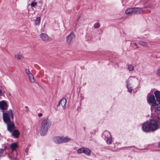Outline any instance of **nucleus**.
Returning a JSON list of instances; mask_svg holds the SVG:
<instances>
[{
    "label": "nucleus",
    "instance_id": "f8f14e48",
    "mask_svg": "<svg viewBox=\"0 0 160 160\" xmlns=\"http://www.w3.org/2000/svg\"><path fill=\"white\" fill-rule=\"evenodd\" d=\"M111 136L109 132L107 131H104L102 134V137L104 139L108 138Z\"/></svg>",
    "mask_w": 160,
    "mask_h": 160
},
{
    "label": "nucleus",
    "instance_id": "2f4dec72",
    "mask_svg": "<svg viewBox=\"0 0 160 160\" xmlns=\"http://www.w3.org/2000/svg\"><path fill=\"white\" fill-rule=\"evenodd\" d=\"M42 113H39L38 114V116L39 117H41L42 116Z\"/></svg>",
    "mask_w": 160,
    "mask_h": 160
},
{
    "label": "nucleus",
    "instance_id": "c756f323",
    "mask_svg": "<svg viewBox=\"0 0 160 160\" xmlns=\"http://www.w3.org/2000/svg\"><path fill=\"white\" fill-rule=\"evenodd\" d=\"M3 151V150L2 149H0V157L2 155V153Z\"/></svg>",
    "mask_w": 160,
    "mask_h": 160
},
{
    "label": "nucleus",
    "instance_id": "aec40b11",
    "mask_svg": "<svg viewBox=\"0 0 160 160\" xmlns=\"http://www.w3.org/2000/svg\"><path fill=\"white\" fill-rule=\"evenodd\" d=\"M15 57L16 59L20 60L22 57V55L19 53H17L15 55Z\"/></svg>",
    "mask_w": 160,
    "mask_h": 160
},
{
    "label": "nucleus",
    "instance_id": "1a4fd4ad",
    "mask_svg": "<svg viewBox=\"0 0 160 160\" xmlns=\"http://www.w3.org/2000/svg\"><path fill=\"white\" fill-rule=\"evenodd\" d=\"M8 107L7 103L5 100L0 101V109L2 110H6Z\"/></svg>",
    "mask_w": 160,
    "mask_h": 160
},
{
    "label": "nucleus",
    "instance_id": "4be33fe9",
    "mask_svg": "<svg viewBox=\"0 0 160 160\" xmlns=\"http://www.w3.org/2000/svg\"><path fill=\"white\" fill-rule=\"evenodd\" d=\"M84 148H81L77 150V152L78 153H83Z\"/></svg>",
    "mask_w": 160,
    "mask_h": 160
},
{
    "label": "nucleus",
    "instance_id": "423d86ee",
    "mask_svg": "<svg viewBox=\"0 0 160 160\" xmlns=\"http://www.w3.org/2000/svg\"><path fill=\"white\" fill-rule=\"evenodd\" d=\"M142 12L141 8H131L126 10L125 13L127 14H132L140 13Z\"/></svg>",
    "mask_w": 160,
    "mask_h": 160
},
{
    "label": "nucleus",
    "instance_id": "c85d7f7f",
    "mask_svg": "<svg viewBox=\"0 0 160 160\" xmlns=\"http://www.w3.org/2000/svg\"><path fill=\"white\" fill-rule=\"evenodd\" d=\"M37 4V2H32L31 3V5L32 7H34Z\"/></svg>",
    "mask_w": 160,
    "mask_h": 160
},
{
    "label": "nucleus",
    "instance_id": "72a5a7b5",
    "mask_svg": "<svg viewBox=\"0 0 160 160\" xmlns=\"http://www.w3.org/2000/svg\"><path fill=\"white\" fill-rule=\"evenodd\" d=\"M158 145L159 147H160V142H159L158 143Z\"/></svg>",
    "mask_w": 160,
    "mask_h": 160
},
{
    "label": "nucleus",
    "instance_id": "4468645a",
    "mask_svg": "<svg viewBox=\"0 0 160 160\" xmlns=\"http://www.w3.org/2000/svg\"><path fill=\"white\" fill-rule=\"evenodd\" d=\"M83 153L89 156L91 154V152L88 148H84Z\"/></svg>",
    "mask_w": 160,
    "mask_h": 160
},
{
    "label": "nucleus",
    "instance_id": "6ab92c4d",
    "mask_svg": "<svg viewBox=\"0 0 160 160\" xmlns=\"http://www.w3.org/2000/svg\"><path fill=\"white\" fill-rule=\"evenodd\" d=\"M18 146L15 143H13L11 145V148L13 150L15 149Z\"/></svg>",
    "mask_w": 160,
    "mask_h": 160
},
{
    "label": "nucleus",
    "instance_id": "5701e85b",
    "mask_svg": "<svg viewBox=\"0 0 160 160\" xmlns=\"http://www.w3.org/2000/svg\"><path fill=\"white\" fill-rule=\"evenodd\" d=\"M139 43L140 45H142V46L146 47H147V43L143 41H140L139 42Z\"/></svg>",
    "mask_w": 160,
    "mask_h": 160
},
{
    "label": "nucleus",
    "instance_id": "6e6552de",
    "mask_svg": "<svg viewBox=\"0 0 160 160\" xmlns=\"http://www.w3.org/2000/svg\"><path fill=\"white\" fill-rule=\"evenodd\" d=\"M40 36L43 41L48 42L51 40V38L46 34L42 33L40 34Z\"/></svg>",
    "mask_w": 160,
    "mask_h": 160
},
{
    "label": "nucleus",
    "instance_id": "f3484780",
    "mask_svg": "<svg viewBox=\"0 0 160 160\" xmlns=\"http://www.w3.org/2000/svg\"><path fill=\"white\" fill-rule=\"evenodd\" d=\"M154 94L157 99H160V92L156 91L155 92Z\"/></svg>",
    "mask_w": 160,
    "mask_h": 160
},
{
    "label": "nucleus",
    "instance_id": "cd10ccee",
    "mask_svg": "<svg viewBox=\"0 0 160 160\" xmlns=\"http://www.w3.org/2000/svg\"><path fill=\"white\" fill-rule=\"evenodd\" d=\"M156 74L159 77H160V68L158 69L156 71Z\"/></svg>",
    "mask_w": 160,
    "mask_h": 160
},
{
    "label": "nucleus",
    "instance_id": "39448f33",
    "mask_svg": "<svg viewBox=\"0 0 160 160\" xmlns=\"http://www.w3.org/2000/svg\"><path fill=\"white\" fill-rule=\"evenodd\" d=\"M147 100L148 102L152 103V106H156L160 104V99L155 100L153 95L148 94L147 97Z\"/></svg>",
    "mask_w": 160,
    "mask_h": 160
},
{
    "label": "nucleus",
    "instance_id": "a211bd4d",
    "mask_svg": "<svg viewBox=\"0 0 160 160\" xmlns=\"http://www.w3.org/2000/svg\"><path fill=\"white\" fill-rule=\"evenodd\" d=\"M41 18L39 17L37 18L35 20V24L36 25H38L40 24Z\"/></svg>",
    "mask_w": 160,
    "mask_h": 160
},
{
    "label": "nucleus",
    "instance_id": "393cba45",
    "mask_svg": "<svg viewBox=\"0 0 160 160\" xmlns=\"http://www.w3.org/2000/svg\"><path fill=\"white\" fill-rule=\"evenodd\" d=\"M100 24L98 22H97L94 25V27L95 28H97L99 27Z\"/></svg>",
    "mask_w": 160,
    "mask_h": 160
},
{
    "label": "nucleus",
    "instance_id": "0eeeda50",
    "mask_svg": "<svg viewBox=\"0 0 160 160\" xmlns=\"http://www.w3.org/2000/svg\"><path fill=\"white\" fill-rule=\"evenodd\" d=\"M75 38V35L73 32H72L70 33L66 37V42L69 45L72 44L74 41Z\"/></svg>",
    "mask_w": 160,
    "mask_h": 160
},
{
    "label": "nucleus",
    "instance_id": "7c9ffc66",
    "mask_svg": "<svg viewBox=\"0 0 160 160\" xmlns=\"http://www.w3.org/2000/svg\"><path fill=\"white\" fill-rule=\"evenodd\" d=\"M25 108L26 109V110H25V111L27 112H28L29 110V108L28 107V106H26L25 107Z\"/></svg>",
    "mask_w": 160,
    "mask_h": 160
},
{
    "label": "nucleus",
    "instance_id": "f257e3e1",
    "mask_svg": "<svg viewBox=\"0 0 160 160\" xmlns=\"http://www.w3.org/2000/svg\"><path fill=\"white\" fill-rule=\"evenodd\" d=\"M159 127L160 128V118H158V122L152 120L150 122H147L142 125V129L145 132L154 131L157 129Z\"/></svg>",
    "mask_w": 160,
    "mask_h": 160
},
{
    "label": "nucleus",
    "instance_id": "a878e982",
    "mask_svg": "<svg viewBox=\"0 0 160 160\" xmlns=\"http://www.w3.org/2000/svg\"><path fill=\"white\" fill-rule=\"evenodd\" d=\"M128 69L130 71H132L133 70L134 68L133 66L131 64L129 65L128 66Z\"/></svg>",
    "mask_w": 160,
    "mask_h": 160
},
{
    "label": "nucleus",
    "instance_id": "bb28decb",
    "mask_svg": "<svg viewBox=\"0 0 160 160\" xmlns=\"http://www.w3.org/2000/svg\"><path fill=\"white\" fill-rule=\"evenodd\" d=\"M155 110L156 112L157 111H160V105L159 106H158V105L156 106L155 107Z\"/></svg>",
    "mask_w": 160,
    "mask_h": 160
},
{
    "label": "nucleus",
    "instance_id": "7ed1b4c3",
    "mask_svg": "<svg viewBox=\"0 0 160 160\" xmlns=\"http://www.w3.org/2000/svg\"><path fill=\"white\" fill-rule=\"evenodd\" d=\"M51 125L50 120L48 118L43 119L42 122L39 128V133L42 136L46 134Z\"/></svg>",
    "mask_w": 160,
    "mask_h": 160
},
{
    "label": "nucleus",
    "instance_id": "473e14b6",
    "mask_svg": "<svg viewBox=\"0 0 160 160\" xmlns=\"http://www.w3.org/2000/svg\"><path fill=\"white\" fill-rule=\"evenodd\" d=\"M2 93V90H1L0 89V95Z\"/></svg>",
    "mask_w": 160,
    "mask_h": 160
},
{
    "label": "nucleus",
    "instance_id": "ddd939ff",
    "mask_svg": "<svg viewBox=\"0 0 160 160\" xmlns=\"http://www.w3.org/2000/svg\"><path fill=\"white\" fill-rule=\"evenodd\" d=\"M62 137V143H66L70 142L71 140V139L68 137Z\"/></svg>",
    "mask_w": 160,
    "mask_h": 160
},
{
    "label": "nucleus",
    "instance_id": "2eb2a0df",
    "mask_svg": "<svg viewBox=\"0 0 160 160\" xmlns=\"http://www.w3.org/2000/svg\"><path fill=\"white\" fill-rule=\"evenodd\" d=\"M30 82L31 83H34L35 82V81L34 78V77L32 74L28 76Z\"/></svg>",
    "mask_w": 160,
    "mask_h": 160
},
{
    "label": "nucleus",
    "instance_id": "dca6fc26",
    "mask_svg": "<svg viewBox=\"0 0 160 160\" xmlns=\"http://www.w3.org/2000/svg\"><path fill=\"white\" fill-rule=\"evenodd\" d=\"M19 132L18 130H13L12 135L16 138L18 137L19 135Z\"/></svg>",
    "mask_w": 160,
    "mask_h": 160
},
{
    "label": "nucleus",
    "instance_id": "20e7f679",
    "mask_svg": "<svg viewBox=\"0 0 160 160\" xmlns=\"http://www.w3.org/2000/svg\"><path fill=\"white\" fill-rule=\"evenodd\" d=\"M138 81V79L135 77H130L126 80L127 88L128 91L130 92H132V85L135 84Z\"/></svg>",
    "mask_w": 160,
    "mask_h": 160
},
{
    "label": "nucleus",
    "instance_id": "f704fd0d",
    "mask_svg": "<svg viewBox=\"0 0 160 160\" xmlns=\"http://www.w3.org/2000/svg\"><path fill=\"white\" fill-rule=\"evenodd\" d=\"M135 46H137V44H136V43H135Z\"/></svg>",
    "mask_w": 160,
    "mask_h": 160
},
{
    "label": "nucleus",
    "instance_id": "b1692460",
    "mask_svg": "<svg viewBox=\"0 0 160 160\" xmlns=\"http://www.w3.org/2000/svg\"><path fill=\"white\" fill-rule=\"evenodd\" d=\"M25 72L28 76L31 75L32 74L30 72L28 69L26 68L25 70Z\"/></svg>",
    "mask_w": 160,
    "mask_h": 160
},
{
    "label": "nucleus",
    "instance_id": "f03ea898",
    "mask_svg": "<svg viewBox=\"0 0 160 160\" xmlns=\"http://www.w3.org/2000/svg\"><path fill=\"white\" fill-rule=\"evenodd\" d=\"M13 114L11 109L9 110L7 112L3 113V120L7 124V128L10 132H12L15 128L13 122L11 121L10 118V116L12 119H13Z\"/></svg>",
    "mask_w": 160,
    "mask_h": 160
},
{
    "label": "nucleus",
    "instance_id": "9d476101",
    "mask_svg": "<svg viewBox=\"0 0 160 160\" xmlns=\"http://www.w3.org/2000/svg\"><path fill=\"white\" fill-rule=\"evenodd\" d=\"M53 142L56 144H60L62 143V137L56 136L53 138Z\"/></svg>",
    "mask_w": 160,
    "mask_h": 160
},
{
    "label": "nucleus",
    "instance_id": "c9c22d12",
    "mask_svg": "<svg viewBox=\"0 0 160 160\" xmlns=\"http://www.w3.org/2000/svg\"><path fill=\"white\" fill-rule=\"evenodd\" d=\"M55 160H57V159H56Z\"/></svg>",
    "mask_w": 160,
    "mask_h": 160
},
{
    "label": "nucleus",
    "instance_id": "412c9836",
    "mask_svg": "<svg viewBox=\"0 0 160 160\" xmlns=\"http://www.w3.org/2000/svg\"><path fill=\"white\" fill-rule=\"evenodd\" d=\"M107 142L108 144H110L111 143L112 141V137H110L107 138Z\"/></svg>",
    "mask_w": 160,
    "mask_h": 160
},
{
    "label": "nucleus",
    "instance_id": "9b49d317",
    "mask_svg": "<svg viewBox=\"0 0 160 160\" xmlns=\"http://www.w3.org/2000/svg\"><path fill=\"white\" fill-rule=\"evenodd\" d=\"M66 102L67 100L66 99L64 98L61 99L59 102V106L64 109L66 107Z\"/></svg>",
    "mask_w": 160,
    "mask_h": 160
}]
</instances>
